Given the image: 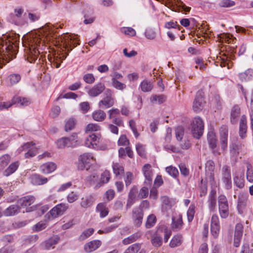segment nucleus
<instances>
[{
  "mask_svg": "<svg viewBox=\"0 0 253 253\" xmlns=\"http://www.w3.org/2000/svg\"><path fill=\"white\" fill-rule=\"evenodd\" d=\"M52 32L48 25L45 26L36 34H31L27 40L29 51L27 60L30 62H34L41 53V50H44L46 42L50 41Z\"/></svg>",
  "mask_w": 253,
  "mask_h": 253,
  "instance_id": "1",
  "label": "nucleus"
},
{
  "mask_svg": "<svg viewBox=\"0 0 253 253\" xmlns=\"http://www.w3.org/2000/svg\"><path fill=\"white\" fill-rule=\"evenodd\" d=\"M60 40L62 43L63 47L65 49L64 53H55L52 57H48L52 66L56 68L60 67L63 60L68 55V52L72 50V48L79 44L78 37L76 35H70L66 34L62 36Z\"/></svg>",
  "mask_w": 253,
  "mask_h": 253,
  "instance_id": "2",
  "label": "nucleus"
},
{
  "mask_svg": "<svg viewBox=\"0 0 253 253\" xmlns=\"http://www.w3.org/2000/svg\"><path fill=\"white\" fill-rule=\"evenodd\" d=\"M220 144L221 149L217 145V139L215 133L213 130L210 131L207 135V139L210 149L214 156H219L224 152L227 147L228 128L222 126L219 129Z\"/></svg>",
  "mask_w": 253,
  "mask_h": 253,
  "instance_id": "3",
  "label": "nucleus"
},
{
  "mask_svg": "<svg viewBox=\"0 0 253 253\" xmlns=\"http://www.w3.org/2000/svg\"><path fill=\"white\" fill-rule=\"evenodd\" d=\"M102 139L100 134L92 133L85 139L84 145L89 148L104 150L107 149L105 144H102Z\"/></svg>",
  "mask_w": 253,
  "mask_h": 253,
  "instance_id": "4",
  "label": "nucleus"
},
{
  "mask_svg": "<svg viewBox=\"0 0 253 253\" xmlns=\"http://www.w3.org/2000/svg\"><path fill=\"white\" fill-rule=\"evenodd\" d=\"M95 162L96 159L92 153H84L79 157L78 169L80 170H88Z\"/></svg>",
  "mask_w": 253,
  "mask_h": 253,
  "instance_id": "5",
  "label": "nucleus"
},
{
  "mask_svg": "<svg viewBox=\"0 0 253 253\" xmlns=\"http://www.w3.org/2000/svg\"><path fill=\"white\" fill-rule=\"evenodd\" d=\"M191 132L193 136L199 138L203 133L204 125L201 118L199 117H195L191 124Z\"/></svg>",
  "mask_w": 253,
  "mask_h": 253,
  "instance_id": "6",
  "label": "nucleus"
},
{
  "mask_svg": "<svg viewBox=\"0 0 253 253\" xmlns=\"http://www.w3.org/2000/svg\"><path fill=\"white\" fill-rule=\"evenodd\" d=\"M24 10L20 7L16 8L14 9V12L9 14L8 20V21L16 25H22L24 24L25 21L23 18Z\"/></svg>",
  "mask_w": 253,
  "mask_h": 253,
  "instance_id": "7",
  "label": "nucleus"
},
{
  "mask_svg": "<svg viewBox=\"0 0 253 253\" xmlns=\"http://www.w3.org/2000/svg\"><path fill=\"white\" fill-rule=\"evenodd\" d=\"M218 210L220 217L226 218L229 215V205L227 199L224 195H220L218 197Z\"/></svg>",
  "mask_w": 253,
  "mask_h": 253,
  "instance_id": "8",
  "label": "nucleus"
},
{
  "mask_svg": "<svg viewBox=\"0 0 253 253\" xmlns=\"http://www.w3.org/2000/svg\"><path fill=\"white\" fill-rule=\"evenodd\" d=\"M104 95L105 97L98 102V107L101 109H108L113 106L115 103L112 90L107 89Z\"/></svg>",
  "mask_w": 253,
  "mask_h": 253,
  "instance_id": "9",
  "label": "nucleus"
},
{
  "mask_svg": "<svg viewBox=\"0 0 253 253\" xmlns=\"http://www.w3.org/2000/svg\"><path fill=\"white\" fill-rule=\"evenodd\" d=\"M68 208V206L66 204L61 203L58 204L52 208L50 211L47 213L46 215H47L49 219H53L63 214Z\"/></svg>",
  "mask_w": 253,
  "mask_h": 253,
  "instance_id": "10",
  "label": "nucleus"
},
{
  "mask_svg": "<svg viewBox=\"0 0 253 253\" xmlns=\"http://www.w3.org/2000/svg\"><path fill=\"white\" fill-rule=\"evenodd\" d=\"M19 153L23 151H27L25 153L26 158H30L35 156L37 153V149L34 147V144L32 142H28L24 144L20 147L18 150Z\"/></svg>",
  "mask_w": 253,
  "mask_h": 253,
  "instance_id": "11",
  "label": "nucleus"
},
{
  "mask_svg": "<svg viewBox=\"0 0 253 253\" xmlns=\"http://www.w3.org/2000/svg\"><path fill=\"white\" fill-rule=\"evenodd\" d=\"M214 163L212 161H209L206 164V178L212 186L215 185L214 178Z\"/></svg>",
  "mask_w": 253,
  "mask_h": 253,
  "instance_id": "12",
  "label": "nucleus"
},
{
  "mask_svg": "<svg viewBox=\"0 0 253 253\" xmlns=\"http://www.w3.org/2000/svg\"><path fill=\"white\" fill-rule=\"evenodd\" d=\"M143 213L142 210L139 208L133 209L132 211V219L135 226L139 227L142 222Z\"/></svg>",
  "mask_w": 253,
  "mask_h": 253,
  "instance_id": "13",
  "label": "nucleus"
},
{
  "mask_svg": "<svg viewBox=\"0 0 253 253\" xmlns=\"http://www.w3.org/2000/svg\"><path fill=\"white\" fill-rule=\"evenodd\" d=\"M56 168L57 165L55 163L49 162L42 165L40 167V170L42 173L47 174L53 172Z\"/></svg>",
  "mask_w": 253,
  "mask_h": 253,
  "instance_id": "14",
  "label": "nucleus"
},
{
  "mask_svg": "<svg viewBox=\"0 0 253 253\" xmlns=\"http://www.w3.org/2000/svg\"><path fill=\"white\" fill-rule=\"evenodd\" d=\"M243 231V226L241 223H238L235 226L234 245L236 247H238L240 245L241 239L242 237Z\"/></svg>",
  "mask_w": 253,
  "mask_h": 253,
  "instance_id": "15",
  "label": "nucleus"
},
{
  "mask_svg": "<svg viewBox=\"0 0 253 253\" xmlns=\"http://www.w3.org/2000/svg\"><path fill=\"white\" fill-rule=\"evenodd\" d=\"M104 84L99 83L94 85L88 91V94L91 97H96L101 94L105 89Z\"/></svg>",
  "mask_w": 253,
  "mask_h": 253,
  "instance_id": "16",
  "label": "nucleus"
},
{
  "mask_svg": "<svg viewBox=\"0 0 253 253\" xmlns=\"http://www.w3.org/2000/svg\"><path fill=\"white\" fill-rule=\"evenodd\" d=\"M142 171L145 177V183L148 184H151L152 181V171L150 165L145 164L142 168Z\"/></svg>",
  "mask_w": 253,
  "mask_h": 253,
  "instance_id": "17",
  "label": "nucleus"
},
{
  "mask_svg": "<svg viewBox=\"0 0 253 253\" xmlns=\"http://www.w3.org/2000/svg\"><path fill=\"white\" fill-rule=\"evenodd\" d=\"M59 240V237L57 236H53L48 240L42 244V247L43 249L48 250L51 248H53L54 246L57 244Z\"/></svg>",
  "mask_w": 253,
  "mask_h": 253,
  "instance_id": "18",
  "label": "nucleus"
},
{
  "mask_svg": "<svg viewBox=\"0 0 253 253\" xmlns=\"http://www.w3.org/2000/svg\"><path fill=\"white\" fill-rule=\"evenodd\" d=\"M35 201V198L34 196H27L21 198L17 201V204L19 208H24L27 206H30L33 204Z\"/></svg>",
  "mask_w": 253,
  "mask_h": 253,
  "instance_id": "19",
  "label": "nucleus"
},
{
  "mask_svg": "<svg viewBox=\"0 0 253 253\" xmlns=\"http://www.w3.org/2000/svg\"><path fill=\"white\" fill-rule=\"evenodd\" d=\"M247 121L246 117L245 115L242 116L239 124V135L242 138L246 136L247 130Z\"/></svg>",
  "mask_w": 253,
  "mask_h": 253,
  "instance_id": "20",
  "label": "nucleus"
},
{
  "mask_svg": "<svg viewBox=\"0 0 253 253\" xmlns=\"http://www.w3.org/2000/svg\"><path fill=\"white\" fill-rule=\"evenodd\" d=\"M101 245V242L100 240H93L85 244L84 250L86 253H91L97 249Z\"/></svg>",
  "mask_w": 253,
  "mask_h": 253,
  "instance_id": "21",
  "label": "nucleus"
},
{
  "mask_svg": "<svg viewBox=\"0 0 253 253\" xmlns=\"http://www.w3.org/2000/svg\"><path fill=\"white\" fill-rule=\"evenodd\" d=\"M208 206L211 211H215L216 207V195L214 190L211 191L208 200Z\"/></svg>",
  "mask_w": 253,
  "mask_h": 253,
  "instance_id": "22",
  "label": "nucleus"
},
{
  "mask_svg": "<svg viewBox=\"0 0 253 253\" xmlns=\"http://www.w3.org/2000/svg\"><path fill=\"white\" fill-rule=\"evenodd\" d=\"M12 102L13 104H19L20 106H27L31 104V101L29 98L15 96L12 98Z\"/></svg>",
  "mask_w": 253,
  "mask_h": 253,
  "instance_id": "23",
  "label": "nucleus"
},
{
  "mask_svg": "<svg viewBox=\"0 0 253 253\" xmlns=\"http://www.w3.org/2000/svg\"><path fill=\"white\" fill-rule=\"evenodd\" d=\"M31 180L33 184L38 185L44 184L48 181L47 178L37 174L32 175L31 176Z\"/></svg>",
  "mask_w": 253,
  "mask_h": 253,
  "instance_id": "24",
  "label": "nucleus"
},
{
  "mask_svg": "<svg viewBox=\"0 0 253 253\" xmlns=\"http://www.w3.org/2000/svg\"><path fill=\"white\" fill-rule=\"evenodd\" d=\"M110 179V173L108 170H105L101 174L100 178L98 182L95 185L96 188H98L103 185L104 184L107 183Z\"/></svg>",
  "mask_w": 253,
  "mask_h": 253,
  "instance_id": "25",
  "label": "nucleus"
},
{
  "mask_svg": "<svg viewBox=\"0 0 253 253\" xmlns=\"http://www.w3.org/2000/svg\"><path fill=\"white\" fill-rule=\"evenodd\" d=\"M204 104V99L202 96L197 95L193 102V109L195 112L201 110Z\"/></svg>",
  "mask_w": 253,
  "mask_h": 253,
  "instance_id": "26",
  "label": "nucleus"
},
{
  "mask_svg": "<svg viewBox=\"0 0 253 253\" xmlns=\"http://www.w3.org/2000/svg\"><path fill=\"white\" fill-rule=\"evenodd\" d=\"M183 221L182 216L179 215L177 217L172 218V229L173 230L177 231L180 230L182 227Z\"/></svg>",
  "mask_w": 253,
  "mask_h": 253,
  "instance_id": "27",
  "label": "nucleus"
},
{
  "mask_svg": "<svg viewBox=\"0 0 253 253\" xmlns=\"http://www.w3.org/2000/svg\"><path fill=\"white\" fill-rule=\"evenodd\" d=\"M239 77L242 82H248L253 79V70L249 69L239 74Z\"/></svg>",
  "mask_w": 253,
  "mask_h": 253,
  "instance_id": "28",
  "label": "nucleus"
},
{
  "mask_svg": "<svg viewBox=\"0 0 253 253\" xmlns=\"http://www.w3.org/2000/svg\"><path fill=\"white\" fill-rule=\"evenodd\" d=\"M106 117L105 112L102 110H97L94 111L92 114L93 119L97 122L103 121Z\"/></svg>",
  "mask_w": 253,
  "mask_h": 253,
  "instance_id": "29",
  "label": "nucleus"
},
{
  "mask_svg": "<svg viewBox=\"0 0 253 253\" xmlns=\"http://www.w3.org/2000/svg\"><path fill=\"white\" fill-rule=\"evenodd\" d=\"M20 208L18 205H11L7 208L4 211V214L5 216H13L19 212Z\"/></svg>",
  "mask_w": 253,
  "mask_h": 253,
  "instance_id": "30",
  "label": "nucleus"
},
{
  "mask_svg": "<svg viewBox=\"0 0 253 253\" xmlns=\"http://www.w3.org/2000/svg\"><path fill=\"white\" fill-rule=\"evenodd\" d=\"M241 144L236 143H232L230 145V153L231 156L236 158L239 154V152L241 149Z\"/></svg>",
  "mask_w": 253,
  "mask_h": 253,
  "instance_id": "31",
  "label": "nucleus"
},
{
  "mask_svg": "<svg viewBox=\"0 0 253 253\" xmlns=\"http://www.w3.org/2000/svg\"><path fill=\"white\" fill-rule=\"evenodd\" d=\"M69 147H75L79 145L81 142V140L77 135V133H73L69 137H67Z\"/></svg>",
  "mask_w": 253,
  "mask_h": 253,
  "instance_id": "32",
  "label": "nucleus"
},
{
  "mask_svg": "<svg viewBox=\"0 0 253 253\" xmlns=\"http://www.w3.org/2000/svg\"><path fill=\"white\" fill-rule=\"evenodd\" d=\"M240 114V108L238 106L233 107L231 113V122L232 124H236L238 121V117Z\"/></svg>",
  "mask_w": 253,
  "mask_h": 253,
  "instance_id": "33",
  "label": "nucleus"
},
{
  "mask_svg": "<svg viewBox=\"0 0 253 253\" xmlns=\"http://www.w3.org/2000/svg\"><path fill=\"white\" fill-rule=\"evenodd\" d=\"M150 100L152 104H162L166 100V97L163 94H153L151 96Z\"/></svg>",
  "mask_w": 253,
  "mask_h": 253,
  "instance_id": "34",
  "label": "nucleus"
},
{
  "mask_svg": "<svg viewBox=\"0 0 253 253\" xmlns=\"http://www.w3.org/2000/svg\"><path fill=\"white\" fill-rule=\"evenodd\" d=\"M19 166L18 162H15L11 163L9 167L4 170L3 172L4 175L8 176L14 173L17 169Z\"/></svg>",
  "mask_w": 253,
  "mask_h": 253,
  "instance_id": "35",
  "label": "nucleus"
},
{
  "mask_svg": "<svg viewBox=\"0 0 253 253\" xmlns=\"http://www.w3.org/2000/svg\"><path fill=\"white\" fill-rule=\"evenodd\" d=\"M182 242V236L181 235L177 234L174 236L170 241L169 246L171 248H175L179 246Z\"/></svg>",
  "mask_w": 253,
  "mask_h": 253,
  "instance_id": "36",
  "label": "nucleus"
},
{
  "mask_svg": "<svg viewBox=\"0 0 253 253\" xmlns=\"http://www.w3.org/2000/svg\"><path fill=\"white\" fill-rule=\"evenodd\" d=\"M96 210L100 212V216L101 217H104L108 214V209L106 207V205L104 203H101L98 204Z\"/></svg>",
  "mask_w": 253,
  "mask_h": 253,
  "instance_id": "37",
  "label": "nucleus"
},
{
  "mask_svg": "<svg viewBox=\"0 0 253 253\" xmlns=\"http://www.w3.org/2000/svg\"><path fill=\"white\" fill-rule=\"evenodd\" d=\"M93 201L91 196H89L81 199V206L83 208H88L93 204Z\"/></svg>",
  "mask_w": 253,
  "mask_h": 253,
  "instance_id": "38",
  "label": "nucleus"
},
{
  "mask_svg": "<svg viewBox=\"0 0 253 253\" xmlns=\"http://www.w3.org/2000/svg\"><path fill=\"white\" fill-rule=\"evenodd\" d=\"M112 168L113 172L116 176L121 175L124 172L123 166L119 163H113Z\"/></svg>",
  "mask_w": 253,
  "mask_h": 253,
  "instance_id": "39",
  "label": "nucleus"
},
{
  "mask_svg": "<svg viewBox=\"0 0 253 253\" xmlns=\"http://www.w3.org/2000/svg\"><path fill=\"white\" fill-rule=\"evenodd\" d=\"M141 90L143 92L150 91L153 88V85L150 81L145 80L141 83L140 85Z\"/></svg>",
  "mask_w": 253,
  "mask_h": 253,
  "instance_id": "40",
  "label": "nucleus"
},
{
  "mask_svg": "<svg viewBox=\"0 0 253 253\" xmlns=\"http://www.w3.org/2000/svg\"><path fill=\"white\" fill-rule=\"evenodd\" d=\"M11 161V157L8 154H5L0 157V169H4Z\"/></svg>",
  "mask_w": 253,
  "mask_h": 253,
  "instance_id": "41",
  "label": "nucleus"
},
{
  "mask_svg": "<svg viewBox=\"0 0 253 253\" xmlns=\"http://www.w3.org/2000/svg\"><path fill=\"white\" fill-rule=\"evenodd\" d=\"M21 76L18 74H10L8 77V81L11 85L17 84L21 80Z\"/></svg>",
  "mask_w": 253,
  "mask_h": 253,
  "instance_id": "42",
  "label": "nucleus"
},
{
  "mask_svg": "<svg viewBox=\"0 0 253 253\" xmlns=\"http://www.w3.org/2000/svg\"><path fill=\"white\" fill-rule=\"evenodd\" d=\"M99 177L98 175L96 173H93L90 175L88 176L86 178V181L90 184V185H95L97 184V183L98 182Z\"/></svg>",
  "mask_w": 253,
  "mask_h": 253,
  "instance_id": "43",
  "label": "nucleus"
},
{
  "mask_svg": "<svg viewBox=\"0 0 253 253\" xmlns=\"http://www.w3.org/2000/svg\"><path fill=\"white\" fill-rule=\"evenodd\" d=\"M244 173L243 172L241 173L240 177L236 176L234 178V183L240 188H243L244 186Z\"/></svg>",
  "mask_w": 253,
  "mask_h": 253,
  "instance_id": "44",
  "label": "nucleus"
},
{
  "mask_svg": "<svg viewBox=\"0 0 253 253\" xmlns=\"http://www.w3.org/2000/svg\"><path fill=\"white\" fill-rule=\"evenodd\" d=\"M100 129L101 127L99 125L96 124L90 123L86 126L85 131L86 132H93L98 131L100 130Z\"/></svg>",
  "mask_w": 253,
  "mask_h": 253,
  "instance_id": "45",
  "label": "nucleus"
},
{
  "mask_svg": "<svg viewBox=\"0 0 253 253\" xmlns=\"http://www.w3.org/2000/svg\"><path fill=\"white\" fill-rule=\"evenodd\" d=\"M141 248L139 244H134L129 246L124 252V253H137Z\"/></svg>",
  "mask_w": 253,
  "mask_h": 253,
  "instance_id": "46",
  "label": "nucleus"
},
{
  "mask_svg": "<svg viewBox=\"0 0 253 253\" xmlns=\"http://www.w3.org/2000/svg\"><path fill=\"white\" fill-rule=\"evenodd\" d=\"M121 32L126 35L131 37L134 36L136 35L135 31L131 27H122L121 28Z\"/></svg>",
  "mask_w": 253,
  "mask_h": 253,
  "instance_id": "47",
  "label": "nucleus"
},
{
  "mask_svg": "<svg viewBox=\"0 0 253 253\" xmlns=\"http://www.w3.org/2000/svg\"><path fill=\"white\" fill-rule=\"evenodd\" d=\"M140 237L138 234H133L127 238L124 239L123 240V243L124 245H128L131 243H133L137 240V239Z\"/></svg>",
  "mask_w": 253,
  "mask_h": 253,
  "instance_id": "48",
  "label": "nucleus"
},
{
  "mask_svg": "<svg viewBox=\"0 0 253 253\" xmlns=\"http://www.w3.org/2000/svg\"><path fill=\"white\" fill-rule=\"evenodd\" d=\"M46 226V222L44 221H41L39 222L33 227V230L35 232H39L45 229Z\"/></svg>",
  "mask_w": 253,
  "mask_h": 253,
  "instance_id": "49",
  "label": "nucleus"
},
{
  "mask_svg": "<svg viewBox=\"0 0 253 253\" xmlns=\"http://www.w3.org/2000/svg\"><path fill=\"white\" fill-rule=\"evenodd\" d=\"M94 232V229L93 228H88L85 230L79 237V240L83 241L89 236H90Z\"/></svg>",
  "mask_w": 253,
  "mask_h": 253,
  "instance_id": "50",
  "label": "nucleus"
},
{
  "mask_svg": "<svg viewBox=\"0 0 253 253\" xmlns=\"http://www.w3.org/2000/svg\"><path fill=\"white\" fill-rule=\"evenodd\" d=\"M162 202V207L163 211H167L168 209L170 208L171 205L170 200L167 196H163L161 198Z\"/></svg>",
  "mask_w": 253,
  "mask_h": 253,
  "instance_id": "51",
  "label": "nucleus"
},
{
  "mask_svg": "<svg viewBox=\"0 0 253 253\" xmlns=\"http://www.w3.org/2000/svg\"><path fill=\"white\" fill-rule=\"evenodd\" d=\"M76 121L73 119H69L65 124V129L66 131L72 130L76 125Z\"/></svg>",
  "mask_w": 253,
  "mask_h": 253,
  "instance_id": "52",
  "label": "nucleus"
},
{
  "mask_svg": "<svg viewBox=\"0 0 253 253\" xmlns=\"http://www.w3.org/2000/svg\"><path fill=\"white\" fill-rule=\"evenodd\" d=\"M156 221V217L154 214L150 215L148 218L146 223V227L147 228H150L153 226Z\"/></svg>",
  "mask_w": 253,
  "mask_h": 253,
  "instance_id": "53",
  "label": "nucleus"
},
{
  "mask_svg": "<svg viewBox=\"0 0 253 253\" xmlns=\"http://www.w3.org/2000/svg\"><path fill=\"white\" fill-rule=\"evenodd\" d=\"M151 242L154 246L156 247H160L162 244V237L158 236L157 234L154 235L152 237Z\"/></svg>",
  "mask_w": 253,
  "mask_h": 253,
  "instance_id": "54",
  "label": "nucleus"
},
{
  "mask_svg": "<svg viewBox=\"0 0 253 253\" xmlns=\"http://www.w3.org/2000/svg\"><path fill=\"white\" fill-rule=\"evenodd\" d=\"M120 110L117 108H112L108 111L109 118L113 119L118 117L120 116Z\"/></svg>",
  "mask_w": 253,
  "mask_h": 253,
  "instance_id": "55",
  "label": "nucleus"
},
{
  "mask_svg": "<svg viewBox=\"0 0 253 253\" xmlns=\"http://www.w3.org/2000/svg\"><path fill=\"white\" fill-rule=\"evenodd\" d=\"M67 137H63L58 140L56 142V145L59 148H63L66 146L69 147Z\"/></svg>",
  "mask_w": 253,
  "mask_h": 253,
  "instance_id": "56",
  "label": "nucleus"
},
{
  "mask_svg": "<svg viewBox=\"0 0 253 253\" xmlns=\"http://www.w3.org/2000/svg\"><path fill=\"white\" fill-rule=\"evenodd\" d=\"M195 214V206L191 205L187 212V219L189 222H191L194 217Z\"/></svg>",
  "mask_w": 253,
  "mask_h": 253,
  "instance_id": "57",
  "label": "nucleus"
},
{
  "mask_svg": "<svg viewBox=\"0 0 253 253\" xmlns=\"http://www.w3.org/2000/svg\"><path fill=\"white\" fill-rule=\"evenodd\" d=\"M79 198V196L77 193L75 192H70L67 197V201L69 203H73L76 201Z\"/></svg>",
  "mask_w": 253,
  "mask_h": 253,
  "instance_id": "58",
  "label": "nucleus"
},
{
  "mask_svg": "<svg viewBox=\"0 0 253 253\" xmlns=\"http://www.w3.org/2000/svg\"><path fill=\"white\" fill-rule=\"evenodd\" d=\"M235 3L231 0H221L219 3V5L221 7H230L234 6Z\"/></svg>",
  "mask_w": 253,
  "mask_h": 253,
  "instance_id": "59",
  "label": "nucleus"
},
{
  "mask_svg": "<svg viewBox=\"0 0 253 253\" xmlns=\"http://www.w3.org/2000/svg\"><path fill=\"white\" fill-rule=\"evenodd\" d=\"M136 149L137 152V153L138 155L142 157H145L146 156V153L145 150L144 146L138 143L136 145Z\"/></svg>",
  "mask_w": 253,
  "mask_h": 253,
  "instance_id": "60",
  "label": "nucleus"
},
{
  "mask_svg": "<svg viewBox=\"0 0 253 253\" xmlns=\"http://www.w3.org/2000/svg\"><path fill=\"white\" fill-rule=\"evenodd\" d=\"M166 170L169 175L173 177H176L178 174L177 169L172 166L167 167Z\"/></svg>",
  "mask_w": 253,
  "mask_h": 253,
  "instance_id": "61",
  "label": "nucleus"
},
{
  "mask_svg": "<svg viewBox=\"0 0 253 253\" xmlns=\"http://www.w3.org/2000/svg\"><path fill=\"white\" fill-rule=\"evenodd\" d=\"M184 135V129L181 126H178L175 129V136L177 140L180 141Z\"/></svg>",
  "mask_w": 253,
  "mask_h": 253,
  "instance_id": "62",
  "label": "nucleus"
},
{
  "mask_svg": "<svg viewBox=\"0 0 253 253\" xmlns=\"http://www.w3.org/2000/svg\"><path fill=\"white\" fill-rule=\"evenodd\" d=\"M222 170L223 175L222 179L231 178L230 169L229 167L227 166H224L222 167Z\"/></svg>",
  "mask_w": 253,
  "mask_h": 253,
  "instance_id": "63",
  "label": "nucleus"
},
{
  "mask_svg": "<svg viewBox=\"0 0 253 253\" xmlns=\"http://www.w3.org/2000/svg\"><path fill=\"white\" fill-rule=\"evenodd\" d=\"M220 231V225H211V231L214 238H217Z\"/></svg>",
  "mask_w": 253,
  "mask_h": 253,
  "instance_id": "64",
  "label": "nucleus"
}]
</instances>
